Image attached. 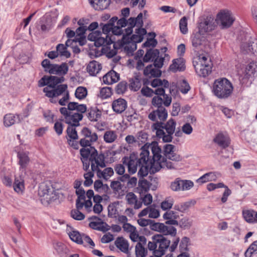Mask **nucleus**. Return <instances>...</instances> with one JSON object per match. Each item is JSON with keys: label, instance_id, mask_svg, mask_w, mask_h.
Wrapping results in <instances>:
<instances>
[{"label": "nucleus", "instance_id": "f3484780", "mask_svg": "<svg viewBox=\"0 0 257 257\" xmlns=\"http://www.w3.org/2000/svg\"><path fill=\"white\" fill-rule=\"evenodd\" d=\"M213 142L222 149L227 148L230 144V140L227 135L222 133H218L213 139Z\"/></svg>", "mask_w": 257, "mask_h": 257}, {"label": "nucleus", "instance_id": "bf43d9fd", "mask_svg": "<svg viewBox=\"0 0 257 257\" xmlns=\"http://www.w3.org/2000/svg\"><path fill=\"white\" fill-rule=\"evenodd\" d=\"M164 100L159 96H154L152 100V104L155 107H157V108H160L161 107H164L162 106V104H164Z\"/></svg>", "mask_w": 257, "mask_h": 257}, {"label": "nucleus", "instance_id": "58836bf2", "mask_svg": "<svg viewBox=\"0 0 257 257\" xmlns=\"http://www.w3.org/2000/svg\"><path fill=\"white\" fill-rule=\"evenodd\" d=\"M20 121L19 115L15 116L11 113L6 114L4 117V124L7 127L10 126Z\"/></svg>", "mask_w": 257, "mask_h": 257}, {"label": "nucleus", "instance_id": "39448f33", "mask_svg": "<svg viewBox=\"0 0 257 257\" xmlns=\"http://www.w3.org/2000/svg\"><path fill=\"white\" fill-rule=\"evenodd\" d=\"M176 125V121L171 118L166 123L164 121H157L153 124L152 128L153 131H156L158 138H162L163 142L170 143L173 140L172 135L175 133Z\"/></svg>", "mask_w": 257, "mask_h": 257}, {"label": "nucleus", "instance_id": "0e129e2a", "mask_svg": "<svg viewBox=\"0 0 257 257\" xmlns=\"http://www.w3.org/2000/svg\"><path fill=\"white\" fill-rule=\"evenodd\" d=\"M190 89V86L186 80H183L180 82V91L183 94L187 93Z\"/></svg>", "mask_w": 257, "mask_h": 257}, {"label": "nucleus", "instance_id": "aec40b11", "mask_svg": "<svg viewBox=\"0 0 257 257\" xmlns=\"http://www.w3.org/2000/svg\"><path fill=\"white\" fill-rule=\"evenodd\" d=\"M102 78L104 84H111L119 80V74L113 70H111L104 75Z\"/></svg>", "mask_w": 257, "mask_h": 257}, {"label": "nucleus", "instance_id": "2eb2a0df", "mask_svg": "<svg viewBox=\"0 0 257 257\" xmlns=\"http://www.w3.org/2000/svg\"><path fill=\"white\" fill-rule=\"evenodd\" d=\"M175 146L171 144L165 145L163 147V154L165 158L175 162L182 160L181 157L174 152Z\"/></svg>", "mask_w": 257, "mask_h": 257}, {"label": "nucleus", "instance_id": "393cba45", "mask_svg": "<svg viewBox=\"0 0 257 257\" xmlns=\"http://www.w3.org/2000/svg\"><path fill=\"white\" fill-rule=\"evenodd\" d=\"M29 154L28 152L18 153L17 157L19 159V164L20 166L21 169H24L25 170L28 166L30 162V159L29 157Z\"/></svg>", "mask_w": 257, "mask_h": 257}, {"label": "nucleus", "instance_id": "3c124183", "mask_svg": "<svg viewBox=\"0 0 257 257\" xmlns=\"http://www.w3.org/2000/svg\"><path fill=\"white\" fill-rule=\"evenodd\" d=\"M113 44V49H111L110 47L109 46H107L106 48V56L108 58H112L113 56L116 55L117 54V50L119 48L118 44H116L114 43Z\"/></svg>", "mask_w": 257, "mask_h": 257}, {"label": "nucleus", "instance_id": "ddd939ff", "mask_svg": "<svg viewBox=\"0 0 257 257\" xmlns=\"http://www.w3.org/2000/svg\"><path fill=\"white\" fill-rule=\"evenodd\" d=\"M198 27V31L204 34L212 31L215 27L214 17L212 15L202 17L200 20Z\"/></svg>", "mask_w": 257, "mask_h": 257}, {"label": "nucleus", "instance_id": "37998d69", "mask_svg": "<svg viewBox=\"0 0 257 257\" xmlns=\"http://www.w3.org/2000/svg\"><path fill=\"white\" fill-rule=\"evenodd\" d=\"M117 135L115 131H107L103 136L104 141L107 143H112L117 139Z\"/></svg>", "mask_w": 257, "mask_h": 257}, {"label": "nucleus", "instance_id": "1a4fd4ad", "mask_svg": "<svg viewBox=\"0 0 257 257\" xmlns=\"http://www.w3.org/2000/svg\"><path fill=\"white\" fill-rule=\"evenodd\" d=\"M215 21L221 29H224L229 28L234 21L230 12L227 10H223L218 13Z\"/></svg>", "mask_w": 257, "mask_h": 257}, {"label": "nucleus", "instance_id": "dca6fc26", "mask_svg": "<svg viewBox=\"0 0 257 257\" xmlns=\"http://www.w3.org/2000/svg\"><path fill=\"white\" fill-rule=\"evenodd\" d=\"M126 37L123 36L122 38L120 44H118L119 47H123L124 52L128 56H132L134 52L137 49V44L135 43H131L128 40H126Z\"/></svg>", "mask_w": 257, "mask_h": 257}, {"label": "nucleus", "instance_id": "b1692460", "mask_svg": "<svg viewBox=\"0 0 257 257\" xmlns=\"http://www.w3.org/2000/svg\"><path fill=\"white\" fill-rule=\"evenodd\" d=\"M163 218L167 220L165 222L166 224L178 225V221L176 219L179 218V215L174 211H167L164 214Z\"/></svg>", "mask_w": 257, "mask_h": 257}, {"label": "nucleus", "instance_id": "6ab92c4d", "mask_svg": "<svg viewBox=\"0 0 257 257\" xmlns=\"http://www.w3.org/2000/svg\"><path fill=\"white\" fill-rule=\"evenodd\" d=\"M196 72L200 76L205 77L211 72V64H197L195 66Z\"/></svg>", "mask_w": 257, "mask_h": 257}, {"label": "nucleus", "instance_id": "72a5a7b5", "mask_svg": "<svg viewBox=\"0 0 257 257\" xmlns=\"http://www.w3.org/2000/svg\"><path fill=\"white\" fill-rule=\"evenodd\" d=\"M113 43V41L112 40L111 37L109 35H106L105 37H102L100 36H98L94 45L96 47H99L100 46H107Z\"/></svg>", "mask_w": 257, "mask_h": 257}, {"label": "nucleus", "instance_id": "de8ad7c7", "mask_svg": "<svg viewBox=\"0 0 257 257\" xmlns=\"http://www.w3.org/2000/svg\"><path fill=\"white\" fill-rule=\"evenodd\" d=\"M253 253H257V240L253 241L244 253L245 257H251Z\"/></svg>", "mask_w": 257, "mask_h": 257}, {"label": "nucleus", "instance_id": "774afa93", "mask_svg": "<svg viewBox=\"0 0 257 257\" xmlns=\"http://www.w3.org/2000/svg\"><path fill=\"white\" fill-rule=\"evenodd\" d=\"M158 44L157 40L154 38H148L147 41L143 44V47H155Z\"/></svg>", "mask_w": 257, "mask_h": 257}, {"label": "nucleus", "instance_id": "c9c22d12", "mask_svg": "<svg viewBox=\"0 0 257 257\" xmlns=\"http://www.w3.org/2000/svg\"><path fill=\"white\" fill-rule=\"evenodd\" d=\"M185 69V66L181 58L174 59L173 63L169 66V69L175 72L177 71H182Z\"/></svg>", "mask_w": 257, "mask_h": 257}, {"label": "nucleus", "instance_id": "6e6d98bb", "mask_svg": "<svg viewBox=\"0 0 257 257\" xmlns=\"http://www.w3.org/2000/svg\"><path fill=\"white\" fill-rule=\"evenodd\" d=\"M111 88L108 87H103L100 90L99 96L102 99H106L111 95Z\"/></svg>", "mask_w": 257, "mask_h": 257}, {"label": "nucleus", "instance_id": "49530a36", "mask_svg": "<svg viewBox=\"0 0 257 257\" xmlns=\"http://www.w3.org/2000/svg\"><path fill=\"white\" fill-rule=\"evenodd\" d=\"M87 94V89L85 87L82 86H79L77 87L75 92V97L80 100L85 98Z\"/></svg>", "mask_w": 257, "mask_h": 257}, {"label": "nucleus", "instance_id": "5fc2aeb1", "mask_svg": "<svg viewBox=\"0 0 257 257\" xmlns=\"http://www.w3.org/2000/svg\"><path fill=\"white\" fill-rule=\"evenodd\" d=\"M99 26L102 29V33L103 34L105 35V36L109 35L110 32L113 34V31L114 30V27H111L108 23L103 24L101 23Z\"/></svg>", "mask_w": 257, "mask_h": 257}, {"label": "nucleus", "instance_id": "e433bc0d", "mask_svg": "<svg viewBox=\"0 0 257 257\" xmlns=\"http://www.w3.org/2000/svg\"><path fill=\"white\" fill-rule=\"evenodd\" d=\"M216 179L217 176L215 173L210 172L201 176L199 178L196 180V182L201 185L207 182L215 181Z\"/></svg>", "mask_w": 257, "mask_h": 257}, {"label": "nucleus", "instance_id": "e2e57ef3", "mask_svg": "<svg viewBox=\"0 0 257 257\" xmlns=\"http://www.w3.org/2000/svg\"><path fill=\"white\" fill-rule=\"evenodd\" d=\"M67 87V85L64 84L58 85L56 87H55V88H53L55 97L61 95L66 90Z\"/></svg>", "mask_w": 257, "mask_h": 257}, {"label": "nucleus", "instance_id": "2f4dec72", "mask_svg": "<svg viewBox=\"0 0 257 257\" xmlns=\"http://www.w3.org/2000/svg\"><path fill=\"white\" fill-rule=\"evenodd\" d=\"M154 94H156L157 96H163L164 101V105L168 107L170 105L172 102V97L169 95L165 94V90L164 88L162 87H158L154 91Z\"/></svg>", "mask_w": 257, "mask_h": 257}, {"label": "nucleus", "instance_id": "7ed1b4c3", "mask_svg": "<svg viewBox=\"0 0 257 257\" xmlns=\"http://www.w3.org/2000/svg\"><path fill=\"white\" fill-rule=\"evenodd\" d=\"M81 155L80 160L83 164V169L87 171L89 170L90 163L91 162V171H96L98 178L105 177L103 171H102L99 169V167L103 168L106 166L105 163V156L103 153L98 154L97 151L94 147L90 148H81L80 150Z\"/></svg>", "mask_w": 257, "mask_h": 257}, {"label": "nucleus", "instance_id": "603ef678", "mask_svg": "<svg viewBox=\"0 0 257 257\" xmlns=\"http://www.w3.org/2000/svg\"><path fill=\"white\" fill-rule=\"evenodd\" d=\"M182 180L179 178H176L175 181L171 183L170 185L171 189L175 191L182 190Z\"/></svg>", "mask_w": 257, "mask_h": 257}, {"label": "nucleus", "instance_id": "09e8293b", "mask_svg": "<svg viewBox=\"0 0 257 257\" xmlns=\"http://www.w3.org/2000/svg\"><path fill=\"white\" fill-rule=\"evenodd\" d=\"M148 138V135L144 131H140L136 136L137 143L139 144H146Z\"/></svg>", "mask_w": 257, "mask_h": 257}, {"label": "nucleus", "instance_id": "f704fd0d", "mask_svg": "<svg viewBox=\"0 0 257 257\" xmlns=\"http://www.w3.org/2000/svg\"><path fill=\"white\" fill-rule=\"evenodd\" d=\"M159 54L160 51L158 49H148L143 57V61L145 62L154 61L155 58H157L156 57H159Z\"/></svg>", "mask_w": 257, "mask_h": 257}, {"label": "nucleus", "instance_id": "338daca9", "mask_svg": "<svg viewBox=\"0 0 257 257\" xmlns=\"http://www.w3.org/2000/svg\"><path fill=\"white\" fill-rule=\"evenodd\" d=\"M108 216L109 217L113 218L115 217L118 213L115 205L114 203L109 204L107 207Z\"/></svg>", "mask_w": 257, "mask_h": 257}, {"label": "nucleus", "instance_id": "4be33fe9", "mask_svg": "<svg viewBox=\"0 0 257 257\" xmlns=\"http://www.w3.org/2000/svg\"><path fill=\"white\" fill-rule=\"evenodd\" d=\"M155 67L153 64L148 65L144 70V75L150 77H160L162 75V71Z\"/></svg>", "mask_w": 257, "mask_h": 257}, {"label": "nucleus", "instance_id": "473e14b6", "mask_svg": "<svg viewBox=\"0 0 257 257\" xmlns=\"http://www.w3.org/2000/svg\"><path fill=\"white\" fill-rule=\"evenodd\" d=\"M117 25L114 27L113 31V35L116 36H120L123 34L122 28L125 27L127 25V21L125 18H122L118 19L116 22Z\"/></svg>", "mask_w": 257, "mask_h": 257}, {"label": "nucleus", "instance_id": "a878e982", "mask_svg": "<svg viewBox=\"0 0 257 257\" xmlns=\"http://www.w3.org/2000/svg\"><path fill=\"white\" fill-rule=\"evenodd\" d=\"M87 116L91 121H96L100 118L101 115V111L97 108V107H91L88 109H87Z\"/></svg>", "mask_w": 257, "mask_h": 257}, {"label": "nucleus", "instance_id": "412c9836", "mask_svg": "<svg viewBox=\"0 0 257 257\" xmlns=\"http://www.w3.org/2000/svg\"><path fill=\"white\" fill-rule=\"evenodd\" d=\"M41 65L44 68L46 72L50 74L58 75V64H52L48 59H45L41 62Z\"/></svg>", "mask_w": 257, "mask_h": 257}, {"label": "nucleus", "instance_id": "9d476101", "mask_svg": "<svg viewBox=\"0 0 257 257\" xmlns=\"http://www.w3.org/2000/svg\"><path fill=\"white\" fill-rule=\"evenodd\" d=\"M38 194L40 197H43L48 203L56 199L55 191L53 187L46 183H42L39 187Z\"/></svg>", "mask_w": 257, "mask_h": 257}, {"label": "nucleus", "instance_id": "9b49d317", "mask_svg": "<svg viewBox=\"0 0 257 257\" xmlns=\"http://www.w3.org/2000/svg\"><path fill=\"white\" fill-rule=\"evenodd\" d=\"M150 228L163 233L164 236H165L164 235H171L175 237L177 234V230L175 227L165 225L162 223L156 222L154 220H152Z\"/></svg>", "mask_w": 257, "mask_h": 257}, {"label": "nucleus", "instance_id": "20e7f679", "mask_svg": "<svg viewBox=\"0 0 257 257\" xmlns=\"http://www.w3.org/2000/svg\"><path fill=\"white\" fill-rule=\"evenodd\" d=\"M151 148L153 158L150 162V175L154 174L162 168H166L168 169L175 168L174 164L171 162L168 161L166 158L162 156L161 154L162 149L159 146L157 142L152 143Z\"/></svg>", "mask_w": 257, "mask_h": 257}, {"label": "nucleus", "instance_id": "ea45409f", "mask_svg": "<svg viewBox=\"0 0 257 257\" xmlns=\"http://www.w3.org/2000/svg\"><path fill=\"white\" fill-rule=\"evenodd\" d=\"M14 190L18 193H23L25 189L24 180L20 176L16 177L13 184Z\"/></svg>", "mask_w": 257, "mask_h": 257}, {"label": "nucleus", "instance_id": "f257e3e1", "mask_svg": "<svg viewBox=\"0 0 257 257\" xmlns=\"http://www.w3.org/2000/svg\"><path fill=\"white\" fill-rule=\"evenodd\" d=\"M147 238L144 236L139 237V241L135 246L136 257H145L148 254V250L153 252L155 257H161L165 253V251L170 244L171 240L161 234H156L151 237L149 241L147 247ZM154 257V256H153Z\"/></svg>", "mask_w": 257, "mask_h": 257}, {"label": "nucleus", "instance_id": "7c9ffc66", "mask_svg": "<svg viewBox=\"0 0 257 257\" xmlns=\"http://www.w3.org/2000/svg\"><path fill=\"white\" fill-rule=\"evenodd\" d=\"M115 246L122 252L128 254L129 244L126 240L123 237H118L115 242Z\"/></svg>", "mask_w": 257, "mask_h": 257}, {"label": "nucleus", "instance_id": "cd10ccee", "mask_svg": "<svg viewBox=\"0 0 257 257\" xmlns=\"http://www.w3.org/2000/svg\"><path fill=\"white\" fill-rule=\"evenodd\" d=\"M149 180H147L145 179L144 178L143 179H139V186L141 188L142 191H144L145 192H147L152 184L151 182H153V183H155L157 181V178H153V176L150 175L149 176Z\"/></svg>", "mask_w": 257, "mask_h": 257}, {"label": "nucleus", "instance_id": "a211bd4d", "mask_svg": "<svg viewBox=\"0 0 257 257\" xmlns=\"http://www.w3.org/2000/svg\"><path fill=\"white\" fill-rule=\"evenodd\" d=\"M204 34L199 31L194 32L191 37L192 45L193 47L198 49L202 44L204 41Z\"/></svg>", "mask_w": 257, "mask_h": 257}, {"label": "nucleus", "instance_id": "69168bd1", "mask_svg": "<svg viewBox=\"0 0 257 257\" xmlns=\"http://www.w3.org/2000/svg\"><path fill=\"white\" fill-rule=\"evenodd\" d=\"M196 202L194 200H191L189 201L185 202L181 204V212H184L191 206H194Z\"/></svg>", "mask_w": 257, "mask_h": 257}, {"label": "nucleus", "instance_id": "f8f14e48", "mask_svg": "<svg viewBox=\"0 0 257 257\" xmlns=\"http://www.w3.org/2000/svg\"><path fill=\"white\" fill-rule=\"evenodd\" d=\"M246 41L241 42L240 49L244 53H251L257 55V39L255 37L246 36Z\"/></svg>", "mask_w": 257, "mask_h": 257}, {"label": "nucleus", "instance_id": "864d4df0", "mask_svg": "<svg viewBox=\"0 0 257 257\" xmlns=\"http://www.w3.org/2000/svg\"><path fill=\"white\" fill-rule=\"evenodd\" d=\"M179 27L181 32L186 34L188 32L187 19L186 17L182 18L179 22Z\"/></svg>", "mask_w": 257, "mask_h": 257}, {"label": "nucleus", "instance_id": "13d9d810", "mask_svg": "<svg viewBox=\"0 0 257 257\" xmlns=\"http://www.w3.org/2000/svg\"><path fill=\"white\" fill-rule=\"evenodd\" d=\"M189 241L190 239L188 237L184 236L182 238L179 244V247L181 251L188 250V246Z\"/></svg>", "mask_w": 257, "mask_h": 257}, {"label": "nucleus", "instance_id": "c85d7f7f", "mask_svg": "<svg viewBox=\"0 0 257 257\" xmlns=\"http://www.w3.org/2000/svg\"><path fill=\"white\" fill-rule=\"evenodd\" d=\"M149 156L148 159H146V163H142L139 166L140 168L138 172V176L139 179H143L145 177L147 176L149 173H150V168L151 166L150 163H149Z\"/></svg>", "mask_w": 257, "mask_h": 257}, {"label": "nucleus", "instance_id": "8fccbe9b", "mask_svg": "<svg viewBox=\"0 0 257 257\" xmlns=\"http://www.w3.org/2000/svg\"><path fill=\"white\" fill-rule=\"evenodd\" d=\"M192 221L187 217L182 218L179 222L178 225L183 229H188L190 228L192 225Z\"/></svg>", "mask_w": 257, "mask_h": 257}, {"label": "nucleus", "instance_id": "6e6552de", "mask_svg": "<svg viewBox=\"0 0 257 257\" xmlns=\"http://www.w3.org/2000/svg\"><path fill=\"white\" fill-rule=\"evenodd\" d=\"M81 135L83 138L81 139L79 143L83 147V148H90L91 143L96 142L98 139V137L96 133L92 132L87 127L82 128L81 132Z\"/></svg>", "mask_w": 257, "mask_h": 257}, {"label": "nucleus", "instance_id": "052dcab7", "mask_svg": "<svg viewBox=\"0 0 257 257\" xmlns=\"http://www.w3.org/2000/svg\"><path fill=\"white\" fill-rule=\"evenodd\" d=\"M71 216L77 220H82L85 218L84 214L77 209H74L71 211Z\"/></svg>", "mask_w": 257, "mask_h": 257}, {"label": "nucleus", "instance_id": "a18cd8bd", "mask_svg": "<svg viewBox=\"0 0 257 257\" xmlns=\"http://www.w3.org/2000/svg\"><path fill=\"white\" fill-rule=\"evenodd\" d=\"M254 211L253 210H246L242 211V215L244 220L248 223H254Z\"/></svg>", "mask_w": 257, "mask_h": 257}, {"label": "nucleus", "instance_id": "0eeeda50", "mask_svg": "<svg viewBox=\"0 0 257 257\" xmlns=\"http://www.w3.org/2000/svg\"><path fill=\"white\" fill-rule=\"evenodd\" d=\"M214 94L220 98H227L233 90L232 84L225 78L216 80L213 85Z\"/></svg>", "mask_w": 257, "mask_h": 257}, {"label": "nucleus", "instance_id": "680f3d73", "mask_svg": "<svg viewBox=\"0 0 257 257\" xmlns=\"http://www.w3.org/2000/svg\"><path fill=\"white\" fill-rule=\"evenodd\" d=\"M58 75H64L66 74L68 71V66L67 63L64 62L60 65L58 64Z\"/></svg>", "mask_w": 257, "mask_h": 257}, {"label": "nucleus", "instance_id": "423d86ee", "mask_svg": "<svg viewBox=\"0 0 257 257\" xmlns=\"http://www.w3.org/2000/svg\"><path fill=\"white\" fill-rule=\"evenodd\" d=\"M149 154L150 153L148 150L142 149L139 158L135 154H131L129 157H123L121 162L127 166L128 173L134 174L137 172V168L140 164L146 163V159H148Z\"/></svg>", "mask_w": 257, "mask_h": 257}, {"label": "nucleus", "instance_id": "c756f323", "mask_svg": "<svg viewBox=\"0 0 257 257\" xmlns=\"http://www.w3.org/2000/svg\"><path fill=\"white\" fill-rule=\"evenodd\" d=\"M101 64L97 61L93 60L87 66V71L91 76H95L101 69Z\"/></svg>", "mask_w": 257, "mask_h": 257}, {"label": "nucleus", "instance_id": "79ce46f5", "mask_svg": "<svg viewBox=\"0 0 257 257\" xmlns=\"http://www.w3.org/2000/svg\"><path fill=\"white\" fill-rule=\"evenodd\" d=\"M130 88L131 90L137 91L141 87V78L139 75H136L130 80Z\"/></svg>", "mask_w": 257, "mask_h": 257}, {"label": "nucleus", "instance_id": "a19ab883", "mask_svg": "<svg viewBox=\"0 0 257 257\" xmlns=\"http://www.w3.org/2000/svg\"><path fill=\"white\" fill-rule=\"evenodd\" d=\"M47 80V81L49 82L48 87L52 88H54L57 85L64 82L65 78L63 76L58 77L56 76L51 75L48 76Z\"/></svg>", "mask_w": 257, "mask_h": 257}, {"label": "nucleus", "instance_id": "4d7b16f0", "mask_svg": "<svg viewBox=\"0 0 257 257\" xmlns=\"http://www.w3.org/2000/svg\"><path fill=\"white\" fill-rule=\"evenodd\" d=\"M127 89V82L126 81L120 82L116 86L115 91L117 94H120L125 92Z\"/></svg>", "mask_w": 257, "mask_h": 257}, {"label": "nucleus", "instance_id": "5701e85b", "mask_svg": "<svg viewBox=\"0 0 257 257\" xmlns=\"http://www.w3.org/2000/svg\"><path fill=\"white\" fill-rule=\"evenodd\" d=\"M127 107L126 101L122 98H118L113 101L112 107L114 111L121 113L125 110Z\"/></svg>", "mask_w": 257, "mask_h": 257}, {"label": "nucleus", "instance_id": "4468645a", "mask_svg": "<svg viewBox=\"0 0 257 257\" xmlns=\"http://www.w3.org/2000/svg\"><path fill=\"white\" fill-rule=\"evenodd\" d=\"M168 117V112L165 107L157 108L152 111L148 115V118L153 121H165Z\"/></svg>", "mask_w": 257, "mask_h": 257}, {"label": "nucleus", "instance_id": "bb28decb", "mask_svg": "<svg viewBox=\"0 0 257 257\" xmlns=\"http://www.w3.org/2000/svg\"><path fill=\"white\" fill-rule=\"evenodd\" d=\"M111 0H89L91 5L95 10H103L107 9L110 4Z\"/></svg>", "mask_w": 257, "mask_h": 257}, {"label": "nucleus", "instance_id": "f03ea898", "mask_svg": "<svg viewBox=\"0 0 257 257\" xmlns=\"http://www.w3.org/2000/svg\"><path fill=\"white\" fill-rule=\"evenodd\" d=\"M87 110V106L84 104H79L76 102H70L67 107L60 108V112L64 116L66 123L69 124L67 128V134L69 137L72 140L78 139L77 131L75 128L80 125L79 121L83 117V113Z\"/></svg>", "mask_w": 257, "mask_h": 257}, {"label": "nucleus", "instance_id": "4c0bfd02", "mask_svg": "<svg viewBox=\"0 0 257 257\" xmlns=\"http://www.w3.org/2000/svg\"><path fill=\"white\" fill-rule=\"evenodd\" d=\"M257 72V62L252 61L246 66L244 77L248 79L255 72Z\"/></svg>", "mask_w": 257, "mask_h": 257}, {"label": "nucleus", "instance_id": "c03bdc74", "mask_svg": "<svg viewBox=\"0 0 257 257\" xmlns=\"http://www.w3.org/2000/svg\"><path fill=\"white\" fill-rule=\"evenodd\" d=\"M70 238L75 242L76 243L80 244H83V240L82 235L78 231L73 230L70 231L68 233Z\"/></svg>", "mask_w": 257, "mask_h": 257}]
</instances>
